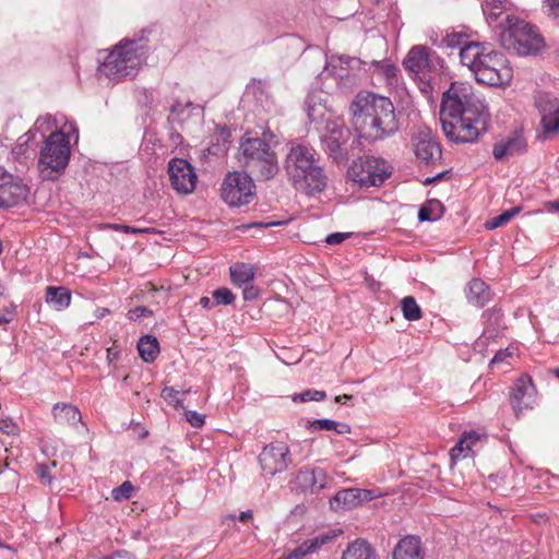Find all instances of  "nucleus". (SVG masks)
<instances>
[{
	"instance_id": "nucleus-1",
	"label": "nucleus",
	"mask_w": 559,
	"mask_h": 559,
	"mask_svg": "<svg viewBox=\"0 0 559 559\" xmlns=\"http://www.w3.org/2000/svg\"><path fill=\"white\" fill-rule=\"evenodd\" d=\"M440 120L450 141L468 143L477 141L487 131L490 115L471 84L453 82L443 93Z\"/></svg>"
},
{
	"instance_id": "nucleus-2",
	"label": "nucleus",
	"mask_w": 559,
	"mask_h": 559,
	"mask_svg": "<svg viewBox=\"0 0 559 559\" xmlns=\"http://www.w3.org/2000/svg\"><path fill=\"white\" fill-rule=\"evenodd\" d=\"M350 112L359 138L369 142L383 140L399 130L395 107L388 97L358 93L350 105Z\"/></svg>"
},
{
	"instance_id": "nucleus-3",
	"label": "nucleus",
	"mask_w": 559,
	"mask_h": 559,
	"mask_svg": "<svg viewBox=\"0 0 559 559\" xmlns=\"http://www.w3.org/2000/svg\"><path fill=\"white\" fill-rule=\"evenodd\" d=\"M460 59L478 83L500 86L512 79V69L504 55L491 49L488 44L468 41L461 47Z\"/></svg>"
},
{
	"instance_id": "nucleus-4",
	"label": "nucleus",
	"mask_w": 559,
	"mask_h": 559,
	"mask_svg": "<svg viewBox=\"0 0 559 559\" xmlns=\"http://www.w3.org/2000/svg\"><path fill=\"white\" fill-rule=\"evenodd\" d=\"M284 167L295 189L306 194L320 193L328 185V177L319 165L318 154L310 146L292 144Z\"/></svg>"
},
{
	"instance_id": "nucleus-5",
	"label": "nucleus",
	"mask_w": 559,
	"mask_h": 559,
	"mask_svg": "<svg viewBox=\"0 0 559 559\" xmlns=\"http://www.w3.org/2000/svg\"><path fill=\"white\" fill-rule=\"evenodd\" d=\"M145 47L136 40H122L100 63L99 73L111 81L133 78L145 61Z\"/></svg>"
},
{
	"instance_id": "nucleus-6",
	"label": "nucleus",
	"mask_w": 559,
	"mask_h": 559,
	"mask_svg": "<svg viewBox=\"0 0 559 559\" xmlns=\"http://www.w3.org/2000/svg\"><path fill=\"white\" fill-rule=\"evenodd\" d=\"M501 46L519 56L536 55L544 47V38L530 23L514 16H507L499 25Z\"/></svg>"
},
{
	"instance_id": "nucleus-7",
	"label": "nucleus",
	"mask_w": 559,
	"mask_h": 559,
	"mask_svg": "<svg viewBox=\"0 0 559 559\" xmlns=\"http://www.w3.org/2000/svg\"><path fill=\"white\" fill-rule=\"evenodd\" d=\"M240 163L258 180H270L278 173L275 152L265 138H248L240 144Z\"/></svg>"
},
{
	"instance_id": "nucleus-8",
	"label": "nucleus",
	"mask_w": 559,
	"mask_h": 559,
	"mask_svg": "<svg viewBox=\"0 0 559 559\" xmlns=\"http://www.w3.org/2000/svg\"><path fill=\"white\" fill-rule=\"evenodd\" d=\"M71 156L69 136L62 131L51 132L40 150L38 168L45 180H56L66 169Z\"/></svg>"
},
{
	"instance_id": "nucleus-9",
	"label": "nucleus",
	"mask_w": 559,
	"mask_h": 559,
	"mask_svg": "<svg viewBox=\"0 0 559 559\" xmlns=\"http://www.w3.org/2000/svg\"><path fill=\"white\" fill-rule=\"evenodd\" d=\"M391 174V165L385 159L376 156L359 157L348 169L350 179L365 188L381 186Z\"/></svg>"
},
{
	"instance_id": "nucleus-10",
	"label": "nucleus",
	"mask_w": 559,
	"mask_h": 559,
	"mask_svg": "<svg viewBox=\"0 0 559 559\" xmlns=\"http://www.w3.org/2000/svg\"><path fill=\"white\" fill-rule=\"evenodd\" d=\"M255 186L250 174L241 171L228 173L221 186L222 200L231 207H240L252 202Z\"/></svg>"
},
{
	"instance_id": "nucleus-11",
	"label": "nucleus",
	"mask_w": 559,
	"mask_h": 559,
	"mask_svg": "<svg viewBox=\"0 0 559 559\" xmlns=\"http://www.w3.org/2000/svg\"><path fill=\"white\" fill-rule=\"evenodd\" d=\"M350 130L341 122L328 121L325 133L321 135V142L326 155L333 162L340 164L348 159V141L350 140Z\"/></svg>"
},
{
	"instance_id": "nucleus-12",
	"label": "nucleus",
	"mask_w": 559,
	"mask_h": 559,
	"mask_svg": "<svg viewBox=\"0 0 559 559\" xmlns=\"http://www.w3.org/2000/svg\"><path fill=\"white\" fill-rule=\"evenodd\" d=\"M535 106L540 115L542 141L554 140L559 134V98L540 93L535 98Z\"/></svg>"
},
{
	"instance_id": "nucleus-13",
	"label": "nucleus",
	"mask_w": 559,
	"mask_h": 559,
	"mask_svg": "<svg viewBox=\"0 0 559 559\" xmlns=\"http://www.w3.org/2000/svg\"><path fill=\"white\" fill-rule=\"evenodd\" d=\"M404 68L424 76L443 68V59L427 46L417 45L411 48L403 61Z\"/></svg>"
},
{
	"instance_id": "nucleus-14",
	"label": "nucleus",
	"mask_w": 559,
	"mask_h": 559,
	"mask_svg": "<svg viewBox=\"0 0 559 559\" xmlns=\"http://www.w3.org/2000/svg\"><path fill=\"white\" fill-rule=\"evenodd\" d=\"M412 145L417 159L426 165L435 164L441 159V147L435 140L431 130L425 126H418L414 130Z\"/></svg>"
},
{
	"instance_id": "nucleus-15",
	"label": "nucleus",
	"mask_w": 559,
	"mask_h": 559,
	"mask_svg": "<svg viewBox=\"0 0 559 559\" xmlns=\"http://www.w3.org/2000/svg\"><path fill=\"white\" fill-rule=\"evenodd\" d=\"M259 462L265 476L283 473L290 464L289 449L284 442L265 445L259 455Z\"/></svg>"
},
{
	"instance_id": "nucleus-16",
	"label": "nucleus",
	"mask_w": 559,
	"mask_h": 559,
	"mask_svg": "<svg viewBox=\"0 0 559 559\" xmlns=\"http://www.w3.org/2000/svg\"><path fill=\"white\" fill-rule=\"evenodd\" d=\"M536 395L537 390L528 374H522L516 379L509 394V401L516 417L534 407Z\"/></svg>"
},
{
	"instance_id": "nucleus-17",
	"label": "nucleus",
	"mask_w": 559,
	"mask_h": 559,
	"mask_svg": "<svg viewBox=\"0 0 559 559\" xmlns=\"http://www.w3.org/2000/svg\"><path fill=\"white\" fill-rule=\"evenodd\" d=\"M27 194V186L0 166V207L15 206L25 201Z\"/></svg>"
},
{
	"instance_id": "nucleus-18",
	"label": "nucleus",
	"mask_w": 559,
	"mask_h": 559,
	"mask_svg": "<svg viewBox=\"0 0 559 559\" xmlns=\"http://www.w3.org/2000/svg\"><path fill=\"white\" fill-rule=\"evenodd\" d=\"M168 175L173 188L182 194L191 193L197 183V175L183 158H173L168 164Z\"/></svg>"
},
{
	"instance_id": "nucleus-19",
	"label": "nucleus",
	"mask_w": 559,
	"mask_h": 559,
	"mask_svg": "<svg viewBox=\"0 0 559 559\" xmlns=\"http://www.w3.org/2000/svg\"><path fill=\"white\" fill-rule=\"evenodd\" d=\"M361 61L354 57L340 56L331 58L326 69L334 73L342 90H349L357 85L358 76L353 71L360 66Z\"/></svg>"
},
{
	"instance_id": "nucleus-20",
	"label": "nucleus",
	"mask_w": 559,
	"mask_h": 559,
	"mask_svg": "<svg viewBox=\"0 0 559 559\" xmlns=\"http://www.w3.org/2000/svg\"><path fill=\"white\" fill-rule=\"evenodd\" d=\"M379 495L372 490L361 488H346L336 492L330 501L333 510H350L361 506L364 502L373 500Z\"/></svg>"
},
{
	"instance_id": "nucleus-21",
	"label": "nucleus",
	"mask_w": 559,
	"mask_h": 559,
	"mask_svg": "<svg viewBox=\"0 0 559 559\" xmlns=\"http://www.w3.org/2000/svg\"><path fill=\"white\" fill-rule=\"evenodd\" d=\"M326 472L321 467H302L298 471L294 486L301 492H317L326 486Z\"/></svg>"
},
{
	"instance_id": "nucleus-22",
	"label": "nucleus",
	"mask_w": 559,
	"mask_h": 559,
	"mask_svg": "<svg viewBox=\"0 0 559 559\" xmlns=\"http://www.w3.org/2000/svg\"><path fill=\"white\" fill-rule=\"evenodd\" d=\"M527 144L525 138L515 132L506 140H501L493 145L492 155L497 160H504L511 156L523 154Z\"/></svg>"
},
{
	"instance_id": "nucleus-23",
	"label": "nucleus",
	"mask_w": 559,
	"mask_h": 559,
	"mask_svg": "<svg viewBox=\"0 0 559 559\" xmlns=\"http://www.w3.org/2000/svg\"><path fill=\"white\" fill-rule=\"evenodd\" d=\"M393 559H424L420 539L414 535L402 538L394 548Z\"/></svg>"
},
{
	"instance_id": "nucleus-24",
	"label": "nucleus",
	"mask_w": 559,
	"mask_h": 559,
	"mask_svg": "<svg viewBox=\"0 0 559 559\" xmlns=\"http://www.w3.org/2000/svg\"><path fill=\"white\" fill-rule=\"evenodd\" d=\"M335 535H331L330 533H323L313 538L305 540L300 546L295 548L288 555L282 556L280 559H301L308 554H312L320 549L323 545L332 542Z\"/></svg>"
},
{
	"instance_id": "nucleus-25",
	"label": "nucleus",
	"mask_w": 559,
	"mask_h": 559,
	"mask_svg": "<svg viewBox=\"0 0 559 559\" xmlns=\"http://www.w3.org/2000/svg\"><path fill=\"white\" fill-rule=\"evenodd\" d=\"M53 420L59 426H74L81 421L79 408L70 403H57L52 407Z\"/></svg>"
},
{
	"instance_id": "nucleus-26",
	"label": "nucleus",
	"mask_w": 559,
	"mask_h": 559,
	"mask_svg": "<svg viewBox=\"0 0 559 559\" xmlns=\"http://www.w3.org/2000/svg\"><path fill=\"white\" fill-rule=\"evenodd\" d=\"M490 289L485 282L473 278L466 287V298L476 307H484L490 300Z\"/></svg>"
},
{
	"instance_id": "nucleus-27",
	"label": "nucleus",
	"mask_w": 559,
	"mask_h": 559,
	"mask_svg": "<svg viewBox=\"0 0 559 559\" xmlns=\"http://www.w3.org/2000/svg\"><path fill=\"white\" fill-rule=\"evenodd\" d=\"M342 559H378L374 548L365 539L349 543L342 554Z\"/></svg>"
},
{
	"instance_id": "nucleus-28",
	"label": "nucleus",
	"mask_w": 559,
	"mask_h": 559,
	"mask_svg": "<svg viewBox=\"0 0 559 559\" xmlns=\"http://www.w3.org/2000/svg\"><path fill=\"white\" fill-rule=\"evenodd\" d=\"M46 302L52 305L56 310H62L71 304V292L63 286H48L46 288Z\"/></svg>"
},
{
	"instance_id": "nucleus-29",
	"label": "nucleus",
	"mask_w": 559,
	"mask_h": 559,
	"mask_svg": "<svg viewBox=\"0 0 559 559\" xmlns=\"http://www.w3.org/2000/svg\"><path fill=\"white\" fill-rule=\"evenodd\" d=\"M231 282L242 287L253 282L255 271L253 265L248 263H235L229 267Z\"/></svg>"
},
{
	"instance_id": "nucleus-30",
	"label": "nucleus",
	"mask_w": 559,
	"mask_h": 559,
	"mask_svg": "<svg viewBox=\"0 0 559 559\" xmlns=\"http://www.w3.org/2000/svg\"><path fill=\"white\" fill-rule=\"evenodd\" d=\"M138 350L140 357L145 362H153L159 353V345L156 337L152 335L142 336L138 343Z\"/></svg>"
},
{
	"instance_id": "nucleus-31",
	"label": "nucleus",
	"mask_w": 559,
	"mask_h": 559,
	"mask_svg": "<svg viewBox=\"0 0 559 559\" xmlns=\"http://www.w3.org/2000/svg\"><path fill=\"white\" fill-rule=\"evenodd\" d=\"M305 110L311 122L320 121L326 114V106L317 94H309L305 100Z\"/></svg>"
},
{
	"instance_id": "nucleus-32",
	"label": "nucleus",
	"mask_w": 559,
	"mask_h": 559,
	"mask_svg": "<svg viewBox=\"0 0 559 559\" xmlns=\"http://www.w3.org/2000/svg\"><path fill=\"white\" fill-rule=\"evenodd\" d=\"M443 214V205L439 200H428L418 212L420 222H433L439 219Z\"/></svg>"
},
{
	"instance_id": "nucleus-33",
	"label": "nucleus",
	"mask_w": 559,
	"mask_h": 559,
	"mask_svg": "<svg viewBox=\"0 0 559 559\" xmlns=\"http://www.w3.org/2000/svg\"><path fill=\"white\" fill-rule=\"evenodd\" d=\"M308 427L311 431L334 430L338 435H346L350 432L349 425L332 419H314L309 423Z\"/></svg>"
},
{
	"instance_id": "nucleus-34",
	"label": "nucleus",
	"mask_w": 559,
	"mask_h": 559,
	"mask_svg": "<svg viewBox=\"0 0 559 559\" xmlns=\"http://www.w3.org/2000/svg\"><path fill=\"white\" fill-rule=\"evenodd\" d=\"M35 138L33 130H28L26 133L17 139L16 144L12 148L13 157L19 162H24L29 157V142Z\"/></svg>"
},
{
	"instance_id": "nucleus-35",
	"label": "nucleus",
	"mask_w": 559,
	"mask_h": 559,
	"mask_svg": "<svg viewBox=\"0 0 559 559\" xmlns=\"http://www.w3.org/2000/svg\"><path fill=\"white\" fill-rule=\"evenodd\" d=\"M483 318L490 326L484 331V336L488 338L493 337L497 334L498 329L501 328V310L498 308L487 309L483 312Z\"/></svg>"
},
{
	"instance_id": "nucleus-36",
	"label": "nucleus",
	"mask_w": 559,
	"mask_h": 559,
	"mask_svg": "<svg viewBox=\"0 0 559 559\" xmlns=\"http://www.w3.org/2000/svg\"><path fill=\"white\" fill-rule=\"evenodd\" d=\"M468 439L479 440V435L475 431L464 432L450 451L452 461H459L467 456L469 452L468 448H466Z\"/></svg>"
},
{
	"instance_id": "nucleus-37",
	"label": "nucleus",
	"mask_w": 559,
	"mask_h": 559,
	"mask_svg": "<svg viewBox=\"0 0 559 559\" xmlns=\"http://www.w3.org/2000/svg\"><path fill=\"white\" fill-rule=\"evenodd\" d=\"M403 316L408 321H417L421 318V309L414 297H404L401 301Z\"/></svg>"
},
{
	"instance_id": "nucleus-38",
	"label": "nucleus",
	"mask_w": 559,
	"mask_h": 559,
	"mask_svg": "<svg viewBox=\"0 0 559 559\" xmlns=\"http://www.w3.org/2000/svg\"><path fill=\"white\" fill-rule=\"evenodd\" d=\"M377 72L382 75L388 84H395L397 82L399 68L391 62L372 61Z\"/></svg>"
},
{
	"instance_id": "nucleus-39",
	"label": "nucleus",
	"mask_w": 559,
	"mask_h": 559,
	"mask_svg": "<svg viewBox=\"0 0 559 559\" xmlns=\"http://www.w3.org/2000/svg\"><path fill=\"white\" fill-rule=\"evenodd\" d=\"M521 211V207L520 206H515V207H512V209H509L507 211H504L503 213L492 217L491 219L487 221L485 223V227L488 229V230H492V229H496L500 226H503L506 225L507 223H509L515 215H518Z\"/></svg>"
},
{
	"instance_id": "nucleus-40",
	"label": "nucleus",
	"mask_w": 559,
	"mask_h": 559,
	"mask_svg": "<svg viewBox=\"0 0 559 559\" xmlns=\"http://www.w3.org/2000/svg\"><path fill=\"white\" fill-rule=\"evenodd\" d=\"M483 10L489 22L497 21L503 13V1L486 0Z\"/></svg>"
},
{
	"instance_id": "nucleus-41",
	"label": "nucleus",
	"mask_w": 559,
	"mask_h": 559,
	"mask_svg": "<svg viewBox=\"0 0 559 559\" xmlns=\"http://www.w3.org/2000/svg\"><path fill=\"white\" fill-rule=\"evenodd\" d=\"M56 123H57L56 119L52 116L47 115V116L38 118L35 121L34 126L31 128V130H33L34 133L39 132L41 134V136L44 138L45 132L52 129L56 126Z\"/></svg>"
},
{
	"instance_id": "nucleus-42",
	"label": "nucleus",
	"mask_w": 559,
	"mask_h": 559,
	"mask_svg": "<svg viewBox=\"0 0 559 559\" xmlns=\"http://www.w3.org/2000/svg\"><path fill=\"white\" fill-rule=\"evenodd\" d=\"M212 297L214 299L215 305H230L235 300V295L227 287H221L213 292Z\"/></svg>"
},
{
	"instance_id": "nucleus-43",
	"label": "nucleus",
	"mask_w": 559,
	"mask_h": 559,
	"mask_svg": "<svg viewBox=\"0 0 559 559\" xmlns=\"http://www.w3.org/2000/svg\"><path fill=\"white\" fill-rule=\"evenodd\" d=\"M134 488L130 481H124L111 491V496L117 501L127 500L131 497Z\"/></svg>"
},
{
	"instance_id": "nucleus-44",
	"label": "nucleus",
	"mask_w": 559,
	"mask_h": 559,
	"mask_svg": "<svg viewBox=\"0 0 559 559\" xmlns=\"http://www.w3.org/2000/svg\"><path fill=\"white\" fill-rule=\"evenodd\" d=\"M326 396L324 391L319 390H306L300 394L293 397L294 402H309V401H322Z\"/></svg>"
},
{
	"instance_id": "nucleus-45",
	"label": "nucleus",
	"mask_w": 559,
	"mask_h": 559,
	"mask_svg": "<svg viewBox=\"0 0 559 559\" xmlns=\"http://www.w3.org/2000/svg\"><path fill=\"white\" fill-rule=\"evenodd\" d=\"M442 44H444L447 47L455 48L461 46L464 47L468 43L462 33L451 32L443 37Z\"/></svg>"
},
{
	"instance_id": "nucleus-46",
	"label": "nucleus",
	"mask_w": 559,
	"mask_h": 559,
	"mask_svg": "<svg viewBox=\"0 0 559 559\" xmlns=\"http://www.w3.org/2000/svg\"><path fill=\"white\" fill-rule=\"evenodd\" d=\"M178 394L179 392L176 391L174 388H165L163 391H162V397L168 403V404H171L174 405L175 407L179 408V407H182L183 408V405H182V402L181 400L178 397Z\"/></svg>"
},
{
	"instance_id": "nucleus-47",
	"label": "nucleus",
	"mask_w": 559,
	"mask_h": 559,
	"mask_svg": "<svg viewBox=\"0 0 559 559\" xmlns=\"http://www.w3.org/2000/svg\"><path fill=\"white\" fill-rule=\"evenodd\" d=\"M17 316L16 305L11 304L4 307L0 313V325L9 324L15 320Z\"/></svg>"
},
{
	"instance_id": "nucleus-48",
	"label": "nucleus",
	"mask_w": 559,
	"mask_h": 559,
	"mask_svg": "<svg viewBox=\"0 0 559 559\" xmlns=\"http://www.w3.org/2000/svg\"><path fill=\"white\" fill-rule=\"evenodd\" d=\"M153 314V311L144 306L135 307L128 311V319L131 321H138L141 318L144 317H151Z\"/></svg>"
},
{
	"instance_id": "nucleus-49",
	"label": "nucleus",
	"mask_w": 559,
	"mask_h": 559,
	"mask_svg": "<svg viewBox=\"0 0 559 559\" xmlns=\"http://www.w3.org/2000/svg\"><path fill=\"white\" fill-rule=\"evenodd\" d=\"M0 432L7 436H16L19 433L17 425L10 418L0 420Z\"/></svg>"
},
{
	"instance_id": "nucleus-50",
	"label": "nucleus",
	"mask_w": 559,
	"mask_h": 559,
	"mask_svg": "<svg viewBox=\"0 0 559 559\" xmlns=\"http://www.w3.org/2000/svg\"><path fill=\"white\" fill-rule=\"evenodd\" d=\"M187 421L195 428H200L204 425V416L195 411H186L185 413Z\"/></svg>"
},
{
	"instance_id": "nucleus-51",
	"label": "nucleus",
	"mask_w": 559,
	"mask_h": 559,
	"mask_svg": "<svg viewBox=\"0 0 559 559\" xmlns=\"http://www.w3.org/2000/svg\"><path fill=\"white\" fill-rule=\"evenodd\" d=\"M544 8L547 9L549 16L559 20V0H545Z\"/></svg>"
},
{
	"instance_id": "nucleus-52",
	"label": "nucleus",
	"mask_w": 559,
	"mask_h": 559,
	"mask_svg": "<svg viewBox=\"0 0 559 559\" xmlns=\"http://www.w3.org/2000/svg\"><path fill=\"white\" fill-rule=\"evenodd\" d=\"M242 296L247 301L255 300L259 297V289L251 283L243 285Z\"/></svg>"
},
{
	"instance_id": "nucleus-53",
	"label": "nucleus",
	"mask_w": 559,
	"mask_h": 559,
	"mask_svg": "<svg viewBox=\"0 0 559 559\" xmlns=\"http://www.w3.org/2000/svg\"><path fill=\"white\" fill-rule=\"evenodd\" d=\"M349 234L346 233H332L326 236L325 242L328 245H338L342 243L346 238H348Z\"/></svg>"
},
{
	"instance_id": "nucleus-54",
	"label": "nucleus",
	"mask_w": 559,
	"mask_h": 559,
	"mask_svg": "<svg viewBox=\"0 0 559 559\" xmlns=\"http://www.w3.org/2000/svg\"><path fill=\"white\" fill-rule=\"evenodd\" d=\"M512 353L507 348L504 350H499L496 353L493 358L491 359V364H499L504 361L508 357H511Z\"/></svg>"
},
{
	"instance_id": "nucleus-55",
	"label": "nucleus",
	"mask_w": 559,
	"mask_h": 559,
	"mask_svg": "<svg viewBox=\"0 0 559 559\" xmlns=\"http://www.w3.org/2000/svg\"><path fill=\"white\" fill-rule=\"evenodd\" d=\"M104 229H110L115 231H123L129 234V225H122V224H104Z\"/></svg>"
},
{
	"instance_id": "nucleus-56",
	"label": "nucleus",
	"mask_w": 559,
	"mask_h": 559,
	"mask_svg": "<svg viewBox=\"0 0 559 559\" xmlns=\"http://www.w3.org/2000/svg\"><path fill=\"white\" fill-rule=\"evenodd\" d=\"M265 84L262 81L253 82L251 86H249V90L252 91L253 95L258 97V94H262V87Z\"/></svg>"
},
{
	"instance_id": "nucleus-57",
	"label": "nucleus",
	"mask_w": 559,
	"mask_h": 559,
	"mask_svg": "<svg viewBox=\"0 0 559 559\" xmlns=\"http://www.w3.org/2000/svg\"><path fill=\"white\" fill-rule=\"evenodd\" d=\"M105 559H133V557L127 551H119L111 557H105Z\"/></svg>"
},
{
	"instance_id": "nucleus-58",
	"label": "nucleus",
	"mask_w": 559,
	"mask_h": 559,
	"mask_svg": "<svg viewBox=\"0 0 559 559\" xmlns=\"http://www.w3.org/2000/svg\"><path fill=\"white\" fill-rule=\"evenodd\" d=\"M200 305L205 309H210L215 305V302L214 300L212 301L211 298L203 296L200 298Z\"/></svg>"
},
{
	"instance_id": "nucleus-59",
	"label": "nucleus",
	"mask_w": 559,
	"mask_h": 559,
	"mask_svg": "<svg viewBox=\"0 0 559 559\" xmlns=\"http://www.w3.org/2000/svg\"><path fill=\"white\" fill-rule=\"evenodd\" d=\"M547 210L549 212H557V213H559V199L555 200V201H551V202H548L547 203Z\"/></svg>"
},
{
	"instance_id": "nucleus-60",
	"label": "nucleus",
	"mask_w": 559,
	"mask_h": 559,
	"mask_svg": "<svg viewBox=\"0 0 559 559\" xmlns=\"http://www.w3.org/2000/svg\"><path fill=\"white\" fill-rule=\"evenodd\" d=\"M252 516L251 510L243 511L239 514L238 519L241 522H247Z\"/></svg>"
},
{
	"instance_id": "nucleus-61",
	"label": "nucleus",
	"mask_w": 559,
	"mask_h": 559,
	"mask_svg": "<svg viewBox=\"0 0 559 559\" xmlns=\"http://www.w3.org/2000/svg\"><path fill=\"white\" fill-rule=\"evenodd\" d=\"M150 231V228H136V227H132V226H129V234H144V233H148Z\"/></svg>"
},
{
	"instance_id": "nucleus-62",
	"label": "nucleus",
	"mask_w": 559,
	"mask_h": 559,
	"mask_svg": "<svg viewBox=\"0 0 559 559\" xmlns=\"http://www.w3.org/2000/svg\"><path fill=\"white\" fill-rule=\"evenodd\" d=\"M350 399H352V395L343 394V395H338V396H336V397H335V402H336V403H344V402H346V401H348V400H350Z\"/></svg>"
},
{
	"instance_id": "nucleus-63",
	"label": "nucleus",
	"mask_w": 559,
	"mask_h": 559,
	"mask_svg": "<svg viewBox=\"0 0 559 559\" xmlns=\"http://www.w3.org/2000/svg\"><path fill=\"white\" fill-rule=\"evenodd\" d=\"M478 440L468 439L466 448H468L469 451H472V447L477 442Z\"/></svg>"
},
{
	"instance_id": "nucleus-64",
	"label": "nucleus",
	"mask_w": 559,
	"mask_h": 559,
	"mask_svg": "<svg viewBox=\"0 0 559 559\" xmlns=\"http://www.w3.org/2000/svg\"><path fill=\"white\" fill-rule=\"evenodd\" d=\"M117 356V352L115 348H109L108 349V357L111 359V357H116Z\"/></svg>"
}]
</instances>
